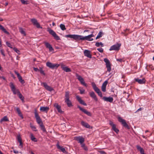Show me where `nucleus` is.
<instances>
[{
    "label": "nucleus",
    "mask_w": 154,
    "mask_h": 154,
    "mask_svg": "<svg viewBox=\"0 0 154 154\" xmlns=\"http://www.w3.org/2000/svg\"><path fill=\"white\" fill-rule=\"evenodd\" d=\"M35 118L36 119H38L40 118L39 116L38 113L37 112L36 110H35Z\"/></svg>",
    "instance_id": "41"
},
{
    "label": "nucleus",
    "mask_w": 154,
    "mask_h": 154,
    "mask_svg": "<svg viewBox=\"0 0 154 154\" xmlns=\"http://www.w3.org/2000/svg\"><path fill=\"white\" fill-rule=\"evenodd\" d=\"M103 99L104 101L110 103H112L113 100V98L111 97H103Z\"/></svg>",
    "instance_id": "19"
},
{
    "label": "nucleus",
    "mask_w": 154,
    "mask_h": 154,
    "mask_svg": "<svg viewBox=\"0 0 154 154\" xmlns=\"http://www.w3.org/2000/svg\"><path fill=\"white\" fill-rule=\"evenodd\" d=\"M14 152L15 153H18V151H14Z\"/></svg>",
    "instance_id": "62"
},
{
    "label": "nucleus",
    "mask_w": 154,
    "mask_h": 154,
    "mask_svg": "<svg viewBox=\"0 0 154 154\" xmlns=\"http://www.w3.org/2000/svg\"><path fill=\"white\" fill-rule=\"evenodd\" d=\"M48 31L51 35H52L55 39L57 40H60V39L59 37L57 35L55 32L53 30L48 28Z\"/></svg>",
    "instance_id": "4"
},
{
    "label": "nucleus",
    "mask_w": 154,
    "mask_h": 154,
    "mask_svg": "<svg viewBox=\"0 0 154 154\" xmlns=\"http://www.w3.org/2000/svg\"><path fill=\"white\" fill-rule=\"evenodd\" d=\"M84 150H88V149H87V148L86 146H85L84 147H83V148Z\"/></svg>",
    "instance_id": "61"
},
{
    "label": "nucleus",
    "mask_w": 154,
    "mask_h": 154,
    "mask_svg": "<svg viewBox=\"0 0 154 154\" xmlns=\"http://www.w3.org/2000/svg\"><path fill=\"white\" fill-rule=\"evenodd\" d=\"M109 124L112 127V130L116 133H118L119 132V130L116 128V125L114 124L112 122L110 121L109 122Z\"/></svg>",
    "instance_id": "14"
},
{
    "label": "nucleus",
    "mask_w": 154,
    "mask_h": 154,
    "mask_svg": "<svg viewBox=\"0 0 154 154\" xmlns=\"http://www.w3.org/2000/svg\"><path fill=\"white\" fill-rule=\"evenodd\" d=\"M22 3L23 4H28V1L24 0Z\"/></svg>",
    "instance_id": "54"
},
{
    "label": "nucleus",
    "mask_w": 154,
    "mask_h": 154,
    "mask_svg": "<svg viewBox=\"0 0 154 154\" xmlns=\"http://www.w3.org/2000/svg\"><path fill=\"white\" fill-rule=\"evenodd\" d=\"M74 139L77 141L78 143L80 144H82L84 141V139L82 137L79 136L75 137Z\"/></svg>",
    "instance_id": "15"
},
{
    "label": "nucleus",
    "mask_w": 154,
    "mask_h": 154,
    "mask_svg": "<svg viewBox=\"0 0 154 154\" xmlns=\"http://www.w3.org/2000/svg\"><path fill=\"white\" fill-rule=\"evenodd\" d=\"M80 35L75 34H69L65 35V37L66 38H72L75 40L78 41L80 40Z\"/></svg>",
    "instance_id": "6"
},
{
    "label": "nucleus",
    "mask_w": 154,
    "mask_h": 154,
    "mask_svg": "<svg viewBox=\"0 0 154 154\" xmlns=\"http://www.w3.org/2000/svg\"><path fill=\"white\" fill-rule=\"evenodd\" d=\"M84 54L85 56L88 58H91V52L90 51L87 50H85L84 51Z\"/></svg>",
    "instance_id": "21"
},
{
    "label": "nucleus",
    "mask_w": 154,
    "mask_h": 154,
    "mask_svg": "<svg viewBox=\"0 0 154 154\" xmlns=\"http://www.w3.org/2000/svg\"><path fill=\"white\" fill-rule=\"evenodd\" d=\"M54 106L57 109L59 112L61 113L62 112L61 109V106L58 103H55L54 104Z\"/></svg>",
    "instance_id": "25"
},
{
    "label": "nucleus",
    "mask_w": 154,
    "mask_h": 154,
    "mask_svg": "<svg viewBox=\"0 0 154 154\" xmlns=\"http://www.w3.org/2000/svg\"><path fill=\"white\" fill-rule=\"evenodd\" d=\"M30 127L33 131H37L35 127L30 124Z\"/></svg>",
    "instance_id": "39"
},
{
    "label": "nucleus",
    "mask_w": 154,
    "mask_h": 154,
    "mask_svg": "<svg viewBox=\"0 0 154 154\" xmlns=\"http://www.w3.org/2000/svg\"><path fill=\"white\" fill-rule=\"evenodd\" d=\"M17 138L18 140V141L19 142H20L22 141V139L21 138V137L20 135H17Z\"/></svg>",
    "instance_id": "44"
},
{
    "label": "nucleus",
    "mask_w": 154,
    "mask_h": 154,
    "mask_svg": "<svg viewBox=\"0 0 154 154\" xmlns=\"http://www.w3.org/2000/svg\"><path fill=\"white\" fill-rule=\"evenodd\" d=\"M0 52L1 54L3 56L5 57V54L4 53V50L2 49H1L0 50Z\"/></svg>",
    "instance_id": "51"
},
{
    "label": "nucleus",
    "mask_w": 154,
    "mask_h": 154,
    "mask_svg": "<svg viewBox=\"0 0 154 154\" xmlns=\"http://www.w3.org/2000/svg\"><path fill=\"white\" fill-rule=\"evenodd\" d=\"M104 61L106 63V67L107 68V71L110 72L111 71V67L110 62L109 60L106 58L104 59Z\"/></svg>",
    "instance_id": "9"
},
{
    "label": "nucleus",
    "mask_w": 154,
    "mask_h": 154,
    "mask_svg": "<svg viewBox=\"0 0 154 154\" xmlns=\"http://www.w3.org/2000/svg\"><path fill=\"white\" fill-rule=\"evenodd\" d=\"M60 29L62 30H64L66 29V28L65 27V26L63 24H60Z\"/></svg>",
    "instance_id": "38"
},
{
    "label": "nucleus",
    "mask_w": 154,
    "mask_h": 154,
    "mask_svg": "<svg viewBox=\"0 0 154 154\" xmlns=\"http://www.w3.org/2000/svg\"><path fill=\"white\" fill-rule=\"evenodd\" d=\"M49 108L48 107L41 106L40 110L41 111L45 112L47 113L49 110Z\"/></svg>",
    "instance_id": "26"
},
{
    "label": "nucleus",
    "mask_w": 154,
    "mask_h": 154,
    "mask_svg": "<svg viewBox=\"0 0 154 154\" xmlns=\"http://www.w3.org/2000/svg\"><path fill=\"white\" fill-rule=\"evenodd\" d=\"M60 66L61 68L65 72H69L71 71V70L69 68H68L67 66H65L63 64L60 63Z\"/></svg>",
    "instance_id": "17"
},
{
    "label": "nucleus",
    "mask_w": 154,
    "mask_h": 154,
    "mask_svg": "<svg viewBox=\"0 0 154 154\" xmlns=\"http://www.w3.org/2000/svg\"><path fill=\"white\" fill-rule=\"evenodd\" d=\"M101 154H106V153L103 151H101L100 152Z\"/></svg>",
    "instance_id": "59"
},
{
    "label": "nucleus",
    "mask_w": 154,
    "mask_h": 154,
    "mask_svg": "<svg viewBox=\"0 0 154 154\" xmlns=\"http://www.w3.org/2000/svg\"><path fill=\"white\" fill-rule=\"evenodd\" d=\"M45 44L46 47L47 48H48L50 51H52L54 50V49L52 46L48 42H45Z\"/></svg>",
    "instance_id": "20"
},
{
    "label": "nucleus",
    "mask_w": 154,
    "mask_h": 154,
    "mask_svg": "<svg viewBox=\"0 0 154 154\" xmlns=\"http://www.w3.org/2000/svg\"><path fill=\"white\" fill-rule=\"evenodd\" d=\"M134 80L140 84H144L146 82V80L144 78H143L142 79H139V78L135 79Z\"/></svg>",
    "instance_id": "22"
},
{
    "label": "nucleus",
    "mask_w": 154,
    "mask_h": 154,
    "mask_svg": "<svg viewBox=\"0 0 154 154\" xmlns=\"http://www.w3.org/2000/svg\"><path fill=\"white\" fill-rule=\"evenodd\" d=\"M103 35V32L102 30H100V32L96 38V39H98L101 37Z\"/></svg>",
    "instance_id": "30"
},
{
    "label": "nucleus",
    "mask_w": 154,
    "mask_h": 154,
    "mask_svg": "<svg viewBox=\"0 0 154 154\" xmlns=\"http://www.w3.org/2000/svg\"><path fill=\"white\" fill-rule=\"evenodd\" d=\"M152 65H149V68H151L152 69Z\"/></svg>",
    "instance_id": "64"
},
{
    "label": "nucleus",
    "mask_w": 154,
    "mask_h": 154,
    "mask_svg": "<svg viewBox=\"0 0 154 154\" xmlns=\"http://www.w3.org/2000/svg\"><path fill=\"white\" fill-rule=\"evenodd\" d=\"M92 86L94 90L100 97H102L103 95L100 90L96 86L94 83H92Z\"/></svg>",
    "instance_id": "8"
},
{
    "label": "nucleus",
    "mask_w": 154,
    "mask_h": 154,
    "mask_svg": "<svg viewBox=\"0 0 154 154\" xmlns=\"http://www.w3.org/2000/svg\"><path fill=\"white\" fill-rule=\"evenodd\" d=\"M94 32L93 31L92 32V33L91 35H89L88 36L84 37L82 35H80V40H86L88 41H92L93 40V39L92 38V37H94V35L93 34Z\"/></svg>",
    "instance_id": "2"
},
{
    "label": "nucleus",
    "mask_w": 154,
    "mask_h": 154,
    "mask_svg": "<svg viewBox=\"0 0 154 154\" xmlns=\"http://www.w3.org/2000/svg\"><path fill=\"white\" fill-rule=\"evenodd\" d=\"M79 90L80 94H83L85 91V90L84 89H79Z\"/></svg>",
    "instance_id": "53"
},
{
    "label": "nucleus",
    "mask_w": 154,
    "mask_h": 154,
    "mask_svg": "<svg viewBox=\"0 0 154 154\" xmlns=\"http://www.w3.org/2000/svg\"><path fill=\"white\" fill-rule=\"evenodd\" d=\"M57 147L58 149L60 150L63 153H65L66 152V151L65 149L63 148L62 146H61L59 145V142L58 141L56 144Z\"/></svg>",
    "instance_id": "23"
},
{
    "label": "nucleus",
    "mask_w": 154,
    "mask_h": 154,
    "mask_svg": "<svg viewBox=\"0 0 154 154\" xmlns=\"http://www.w3.org/2000/svg\"><path fill=\"white\" fill-rule=\"evenodd\" d=\"M118 120L122 124L124 127L128 129L130 128L129 126L125 120L123 119L120 117H118Z\"/></svg>",
    "instance_id": "5"
},
{
    "label": "nucleus",
    "mask_w": 154,
    "mask_h": 154,
    "mask_svg": "<svg viewBox=\"0 0 154 154\" xmlns=\"http://www.w3.org/2000/svg\"><path fill=\"white\" fill-rule=\"evenodd\" d=\"M137 149L139 150L141 154H145L144 153V150L143 148L141 147L139 145H137L136 146Z\"/></svg>",
    "instance_id": "28"
},
{
    "label": "nucleus",
    "mask_w": 154,
    "mask_h": 154,
    "mask_svg": "<svg viewBox=\"0 0 154 154\" xmlns=\"http://www.w3.org/2000/svg\"><path fill=\"white\" fill-rule=\"evenodd\" d=\"M18 95L19 96V98L22 100H23L24 97L23 96L22 94L20 93V92H18Z\"/></svg>",
    "instance_id": "40"
},
{
    "label": "nucleus",
    "mask_w": 154,
    "mask_h": 154,
    "mask_svg": "<svg viewBox=\"0 0 154 154\" xmlns=\"http://www.w3.org/2000/svg\"><path fill=\"white\" fill-rule=\"evenodd\" d=\"M77 107L78 108H79L81 111H82V112H84L85 114H86L88 116H91V113L90 112L87 111L86 109H83V108L79 106L78 105L77 106Z\"/></svg>",
    "instance_id": "13"
},
{
    "label": "nucleus",
    "mask_w": 154,
    "mask_h": 154,
    "mask_svg": "<svg viewBox=\"0 0 154 154\" xmlns=\"http://www.w3.org/2000/svg\"><path fill=\"white\" fill-rule=\"evenodd\" d=\"M19 30L20 32L21 33V34H23L24 36L26 35V34L25 32L22 28H20Z\"/></svg>",
    "instance_id": "36"
},
{
    "label": "nucleus",
    "mask_w": 154,
    "mask_h": 154,
    "mask_svg": "<svg viewBox=\"0 0 154 154\" xmlns=\"http://www.w3.org/2000/svg\"><path fill=\"white\" fill-rule=\"evenodd\" d=\"M65 102L69 107H70L72 106V102L69 100V94L68 91L65 92Z\"/></svg>",
    "instance_id": "1"
},
{
    "label": "nucleus",
    "mask_w": 154,
    "mask_h": 154,
    "mask_svg": "<svg viewBox=\"0 0 154 154\" xmlns=\"http://www.w3.org/2000/svg\"><path fill=\"white\" fill-rule=\"evenodd\" d=\"M46 65L47 66L52 69L57 68L60 65L59 64L57 63L53 64L49 62H47Z\"/></svg>",
    "instance_id": "7"
},
{
    "label": "nucleus",
    "mask_w": 154,
    "mask_h": 154,
    "mask_svg": "<svg viewBox=\"0 0 154 154\" xmlns=\"http://www.w3.org/2000/svg\"><path fill=\"white\" fill-rule=\"evenodd\" d=\"M34 70L36 72L39 71V69L37 68H35L34 67L33 68Z\"/></svg>",
    "instance_id": "56"
},
{
    "label": "nucleus",
    "mask_w": 154,
    "mask_h": 154,
    "mask_svg": "<svg viewBox=\"0 0 154 154\" xmlns=\"http://www.w3.org/2000/svg\"><path fill=\"white\" fill-rule=\"evenodd\" d=\"M13 50L17 53L18 54H19L20 53V51L19 50H18L17 48H13Z\"/></svg>",
    "instance_id": "48"
},
{
    "label": "nucleus",
    "mask_w": 154,
    "mask_h": 154,
    "mask_svg": "<svg viewBox=\"0 0 154 154\" xmlns=\"http://www.w3.org/2000/svg\"><path fill=\"white\" fill-rule=\"evenodd\" d=\"M14 72H15V74L16 75H17L18 78V79L21 77L20 76V74L18 72H17L15 71Z\"/></svg>",
    "instance_id": "50"
},
{
    "label": "nucleus",
    "mask_w": 154,
    "mask_h": 154,
    "mask_svg": "<svg viewBox=\"0 0 154 154\" xmlns=\"http://www.w3.org/2000/svg\"><path fill=\"white\" fill-rule=\"evenodd\" d=\"M41 84L43 85L45 88L49 91H51L54 90L53 88L48 86L46 83H42Z\"/></svg>",
    "instance_id": "16"
},
{
    "label": "nucleus",
    "mask_w": 154,
    "mask_h": 154,
    "mask_svg": "<svg viewBox=\"0 0 154 154\" xmlns=\"http://www.w3.org/2000/svg\"><path fill=\"white\" fill-rule=\"evenodd\" d=\"M31 21L34 25L36 26L37 28H42V27H40V24L38 22L37 20L35 19H31Z\"/></svg>",
    "instance_id": "12"
},
{
    "label": "nucleus",
    "mask_w": 154,
    "mask_h": 154,
    "mask_svg": "<svg viewBox=\"0 0 154 154\" xmlns=\"http://www.w3.org/2000/svg\"><path fill=\"white\" fill-rule=\"evenodd\" d=\"M36 120L38 124H39V125L42 123H43L42 122L40 118L36 119Z\"/></svg>",
    "instance_id": "42"
},
{
    "label": "nucleus",
    "mask_w": 154,
    "mask_h": 154,
    "mask_svg": "<svg viewBox=\"0 0 154 154\" xmlns=\"http://www.w3.org/2000/svg\"><path fill=\"white\" fill-rule=\"evenodd\" d=\"M90 96L93 98L95 101H97L98 99L95 93L93 92H91L89 93Z\"/></svg>",
    "instance_id": "24"
},
{
    "label": "nucleus",
    "mask_w": 154,
    "mask_h": 154,
    "mask_svg": "<svg viewBox=\"0 0 154 154\" xmlns=\"http://www.w3.org/2000/svg\"><path fill=\"white\" fill-rule=\"evenodd\" d=\"M108 82L107 80L105 81L103 84L102 86L106 87V86L108 83Z\"/></svg>",
    "instance_id": "47"
},
{
    "label": "nucleus",
    "mask_w": 154,
    "mask_h": 154,
    "mask_svg": "<svg viewBox=\"0 0 154 154\" xmlns=\"http://www.w3.org/2000/svg\"><path fill=\"white\" fill-rule=\"evenodd\" d=\"M97 50L100 53H102L103 52V49L101 48H97Z\"/></svg>",
    "instance_id": "52"
},
{
    "label": "nucleus",
    "mask_w": 154,
    "mask_h": 154,
    "mask_svg": "<svg viewBox=\"0 0 154 154\" xmlns=\"http://www.w3.org/2000/svg\"><path fill=\"white\" fill-rule=\"evenodd\" d=\"M40 126L41 127V129L44 132H46V129L43 125V123H42L40 125Z\"/></svg>",
    "instance_id": "35"
},
{
    "label": "nucleus",
    "mask_w": 154,
    "mask_h": 154,
    "mask_svg": "<svg viewBox=\"0 0 154 154\" xmlns=\"http://www.w3.org/2000/svg\"><path fill=\"white\" fill-rule=\"evenodd\" d=\"M95 46L97 47H100V46L101 47H103L104 46V45L102 42H97L96 43Z\"/></svg>",
    "instance_id": "34"
},
{
    "label": "nucleus",
    "mask_w": 154,
    "mask_h": 154,
    "mask_svg": "<svg viewBox=\"0 0 154 154\" xmlns=\"http://www.w3.org/2000/svg\"><path fill=\"white\" fill-rule=\"evenodd\" d=\"M129 29H126L124 30V32H122V33L125 36H127L128 35V33L127 32V31H129Z\"/></svg>",
    "instance_id": "37"
},
{
    "label": "nucleus",
    "mask_w": 154,
    "mask_h": 154,
    "mask_svg": "<svg viewBox=\"0 0 154 154\" xmlns=\"http://www.w3.org/2000/svg\"><path fill=\"white\" fill-rule=\"evenodd\" d=\"M8 121V119L6 116H5L1 119L0 122L2 123L3 122Z\"/></svg>",
    "instance_id": "32"
},
{
    "label": "nucleus",
    "mask_w": 154,
    "mask_h": 154,
    "mask_svg": "<svg viewBox=\"0 0 154 154\" xmlns=\"http://www.w3.org/2000/svg\"><path fill=\"white\" fill-rule=\"evenodd\" d=\"M76 98L80 104L85 106H86L87 105V104L85 103V102L82 100L81 98L79 96H76Z\"/></svg>",
    "instance_id": "18"
},
{
    "label": "nucleus",
    "mask_w": 154,
    "mask_h": 154,
    "mask_svg": "<svg viewBox=\"0 0 154 154\" xmlns=\"http://www.w3.org/2000/svg\"><path fill=\"white\" fill-rule=\"evenodd\" d=\"M76 76L77 77V79L80 82L82 85L85 87H87V84L85 83L83 79L80 75H79L77 74H76Z\"/></svg>",
    "instance_id": "11"
},
{
    "label": "nucleus",
    "mask_w": 154,
    "mask_h": 154,
    "mask_svg": "<svg viewBox=\"0 0 154 154\" xmlns=\"http://www.w3.org/2000/svg\"><path fill=\"white\" fill-rule=\"evenodd\" d=\"M81 145L82 147L83 148V147H84L85 146V144L83 143L82 144H80Z\"/></svg>",
    "instance_id": "60"
},
{
    "label": "nucleus",
    "mask_w": 154,
    "mask_h": 154,
    "mask_svg": "<svg viewBox=\"0 0 154 154\" xmlns=\"http://www.w3.org/2000/svg\"><path fill=\"white\" fill-rule=\"evenodd\" d=\"M39 71L41 74H43V75H45V73L44 72V71L43 70L42 68H40V69Z\"/></svg>",
    "instance_id": "46"
},
{
    "label": "nucleus",
    "mask_w": 154,
    "mask_h": 154,
    "mask_svg": "<svg viewBox=\"0 0 154 154\" xmlns=\"http://www.w3.org/2000/svg\"><path fill=\"white\" fill-rule=\"evenodd\" d=\"M6 45H7L8 47L10 48H12V45L8 42H6Z\"/></svg>",
    "instance_id": "43"
},
{
    "label": "nucleus",
    "mask_w": 154,
    "mask_h": 154,
    "mask_svg": "<svg viewBox=\"0 0 154 154\" xmlns=\"http://www.w3.org/2000/svg\"><path fill=\"white\" fill-rule=\"evenodd\" d=\"M10 86L11 89V91L13 92L14 94H18V92H20L18 90L16 89L15 86L13 83L11 82L10 83Z\"/></svg>",
    "instance_id": "10"
},
{
    "label": "nucleus",
    "mask_w": 154,
    "mask_h": 154,
    "mask_svg": "<svg viewBox=\"0 0 154 154\" xmlns=\"http://www.w3.org/2000/svg\"><path fill=\"white\" fill-rule=\"evenodd\" d=\"M20 143V145L19 146H20L21 147H23V143L22 142V141L20 142H19Z\"/></svg>",
    "instance_id": "57"
},
{
    "label": "nucleus",
    "mask_w": 154,
    "mask_h": 154,
    "mask_svg": "<svg viewBox=\"0 0 154 154\" xmlns=\"http://www.w3.org/2000/svg\"><path fill=\"white\" fill-rule=\"evenodd\" d=\"M101 89L103 92H105L106 91V87L102 86Z\"/></svg>",
    "instance_id": "49"
},
{
    "label": "nucleus",
    "mask_w": 154,
    "mask_h": 154,
    "mask_svg": "<svg viewBox=\"0 0 154 154\" xmlns=\"http://www.w3.org/2000/svg\"><path fill=\"white\" fill-rule=\"evenodd\" d=\"M117 61L122 62L123 61V60L121 59H116Z\"/></svg>",
    "instance_id": "58"
},
{
    "label": "nucleus",
    "mask_w": 154,
    "mask_h": 154,
    "mask_svg": "<svg viewBox=\"0 0 154 154\" xmlns=\"http://www.w3.org/2000/svg\"><path fill=\"white\" fill-rule=\"evenodd\" d=\"M19 81L22 84H23L24 83V81L22 79V77H20L18 78Z\"/></svg>",
    "instance_id": "45"
},
{
    "label": "nucleus",
    "mask_w": 154,
    "mask_h": 154,
    "mask_svg": "<svg viewBox=\"0 0 154 154\" xmlns=\"http://www.w3.org/2000/svg\"><path fill=\"white\" fill-rule=\"evenodd\" d=\"M30 138L34 142H36L37 140L36 139V138L34 137L33 134L32 133H30Z\"/></svg>",
    "instance_id": "33"
},
{
    "label": "nucleus",
    "mask_w": 154,
    "mask_h": 154,
    "mask_svg": "<svg viewBox=\"0 0 154 154\" xmlns=\"http://www.w3.org/2000/svg\"><path fill=\"white\" fill-rule=\"evenodd\" d=\"M143 109V108L140 107L139 109H138L137 111L135 112H139V111L142 110V109Z\"/></svg>",
    "instance_id": "55"
},
{
    "label": "nucleus",
    "mask_w": 154,
    "mask_h": 154,
    "mask_svg": "<svg viewBox=\"0 0 154 154\" xmlns=\"http://www.w3.org/2000/svg\"><path fill=\"white\" fill-rule=\"evenodd\" d=\"M16 110L18 115L22 118L23 119V116L19 108L17 107L16 108Z\"/></svg>",
    "instance_id": "29"
},
{
    "label": "nucleus",
    "mask_w": 154,
    "mask_h": 154,
    "mask_svg": "<svg viewBox=\"0 0 154 154\" xmlns=\"http://www.w3.org/2000/svg\"><path fill=\"white\" fill-rule=\"evenodd\" d=\"M121 45V43H117L111 46L109 50L110 51L112 50L119 51L120 49Z\"/></svg>",
    "instance_id": "3"
},
{
    "label": "nucleus",
    "mask_w": 154,
    "mask_h": 154,
    "mask_svg": "<svg viewBox=\"0 0 154 154\" xmlns=\"http://www.w3.org/2000/svg\"><path fill=\"white\" fill-rule=\"evenodd\" d=\"M0 29L2 30L4 32L8 35H9V32L6 31V29L2 25L0 24Z\"/></svg>",
    "instance_id": "31"
},
{
    "label": "nucleus",
    "mask_w": 154,
    "mask_h": 154,
    "mask_svg": "<svg viewBox=\"0 0 154 154\" xmlns=\"http://www.w3.org/2000/svg\"><path fill=\"white\" fill-rule=\"evenodd\" d=\"M81 125L84 127L87 128H90V126L87 123L83 121H82L81 122Z\"/></svg>",
    "instance_id": "27"
},
{
    "label": "nucleus",
    "mask_w": 154,
    "mask_h": 154,
    "mask_svg": "<svg viewBox=\"0 0 154 154\" xmlns=\"http://www.w3.org/2000/svg\"><path fill=\"white\" fill-rule=\"evenodd\" d=\"M1 78H2L4 80H5V77H4V76L1 77Z\"/></svg>",
    "instance_id": "63"
}]
</instances>
